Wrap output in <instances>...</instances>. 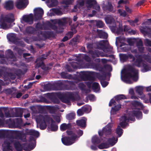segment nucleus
<instances>
[{
    "label": "nucleus",
    "mask_w": 151,
    "mask_h": 151,
    "mask_svg": "<svg viewBox=\"0 0 151 151\" xmlns=\"http://www.w3.org/2000/svg\"><path fill=\"white\" fill-rule=\"evenodd\" d=\"M143 87L142 86H138L136 88V92L139 95L141 96L142 97H145V96L144 95L143 93Z\"/></svg>",
    "instance_id": "2f4dec72"
},
{
    "label": "nucleus",
    "mask_w": 151,
    "mask_h": 151,
    "mask_svg": "<svg viewBox=\"0 0 151 151\" xmlns=\"http://www.w3.org/2000/svg\"><path fill=\"white\" fill-rule=\"evenodd\" d=\"M91 72L81 71L79 73L78 76L82 80L84 81H93L94 80V77L91 75Z\"/></svg>",
    "instance_id": "423d86ee"
},
{
    "label": "nucleus",
    "mask_w": 151,
    "mask_h": 151,
    "mask_svg": "<svg viewBox=\"0 0 151 151\" xmlns=\"http://www.w3.org/2000/svg\"><path fill=\"white\" fill-rule=\"evenodd\" d=\"M142 65L143 68L142 71L143 72H145L150 70L149 67L147 64L143 63Z\"/></svg>",
    "instance_id": "338daca9"
},
{
    "label": "nucleus",
    "mask_w": 151,
    "mask_h": 151,
    "mask_svg": "<svg viewBox=\"0 0 151 151\" xmlns=\"http://www.w3.org/2000/svg\"><path fill=\"white\" fill-rule=\"evenodd\" d=\"M128 120L127 122H128L129 120L132 121H134L135 120V116L133 114V111L131 113L128 114Z\"/></svg>",
    "instance_id": "680f3d73"
},
{
    "label": "nucleus",
    "mask_w": 151,
    "mask_h": 151,
    "mask_svg": "<svg viewBox=\"0 0 151 151\" xmlns=\"http://www.w3.org/2000/svg\"><path fill=\"white\" fill-rule=\"evenodd\" d=\"M86 119L83 118L82 119L78 120L76 121V124L81 128H85L86 125Z\"/></svg>",
    "instance_id": "a211bd4d"
},
{
    "label": "nucleus",
    "mask_w": 151,
    "mask_h": 151,
    "mask_svg": "<svg viewBox=\"0 0 151 151\" xmlns=\"http://www.w3.org/2000/svg\"><path fill=\"white\" fill-rule=\"evenodd\" d=\"M96 48L102 50L104 52L113 54V47L109 44L108 42L106 40H102L98 42L96 45Z\"/></svg>",
    "instance_id": "7ed1b4c3"
},
{
    "label": "nucleus",
    "mask_w": 151,
    "mask_h": 151,
    "mask_svg": "<svg viewBox=\"0 0 151 151\" xmlns=\"http://www.w3.org/2000/svg\"><path fill=\"white\" fill-rule=\"evenodd\" d=\"M116 133L118 135L119 137H120L123 133V130L121 129L120 127L118 126L116 130Z\"/></svg>",
    "instance_id": "6e6d98bb"
},
{
    "label": "nucleus",
    "mask_w": 151,
    "mask_h": 151,
    "mask_svg": "<svg viewBox=\"0 0 151 151\" xmlns=\"http://www.w3.org/2000/svg\"><path fill=\"white\" fill-rule=\"evenodd\" d=\"M13 50L17 52L19 55L21 56L23 52L24 51V49L23 48H19L17 46H15L13 49Z\"/></svg>",
    "instance_id": "a19ab883"
},
{
    "label": "nucleus",
    "mask_w": 151,
    "mask_h": 151,
    "mask_svg": "<svg viewBox=\"0 0 151 151\" xmlns=\"http://www.w3.org/2000/svg\"><path fill=\"white\" fill-rule=\"evenodd\" d=\"M6 56L8 58L13 59L14 61L17 60V58L14 55L13 52L10 49H8L6 51Z\"/></svg>",
    "instance_id": "aec40b11"
},
{
    "label": "nucleus",
    "mask_w": 151,
    "mask_h": 151,
    "mask_svg": "<svg viewBox=\"0 0 151 151\" xmlns=\"http://www.w3.org/2000/svg\"><path fill=\"white\" fill-rule=\"evenodd\" d=\"M4 80L6 81V83L4 82L2 80L0 79V91L1 90V86L8 85L10 81L8 77L4 78Z\"/></svg>",
    "instance_id": "f704fd0d"
},
{
    "label": "nucleus",
    "mask_w": 151,
    "mask_h": 151,
    "mask_svg": "<svg viewBox=\"0 0 151 151\" xmlns=\"http://www.w3.org/2000/svg\"><path fill=\"white\" fill-rule=\"evenodd\" d=\"M114 98L115 100L119 103L120 100L127 99L126 96L123 94L117 95Z\"/></svg>",
    "instance_id": "ea45409f"
},
{
    "label": "nucleus",
    "mask_w": 151,
    "mask_h": 151,
    "mask_svg": "<svg viewBox=\"0 0 151 151\" xmlns=\"http://www.w3.org/2000/svg\"><path fill=\"white\" fill-rule=\"evenodd\" d=\"M105 20L106 23L113 24V25L111 27V30L114 31L115 30L116 24L114 19L111 16H108L105 18Z\"/></svg>",
    "instance_id": "dca6fc26"
},
{
    "label": "nucleus",
    "mask_w": 151,
    "mask_h": 151,
    "mask_svg": "<svg viewBox=\"0 0 151 151\" xmlns=\"http://www.w3.org/2000/svg\"><path fill=\"white\" fill-rule=\"evenodd\" d=\"M86 4L88 5L89 7H91L93 6V4H97V2L95 0H86Z\"/></svg>",
    "instance_id": "09e8293b"
},
{
    "label": "nucleus",
    "mask_w": 151,
    "mask_h": 151,
    "mask_svg": "<svg viewBox=\"0 0 151 151\" xmlns=\"http://www.w3.org/2000/svg\"><path fill=\"white\" fill-rule=\"evenodd\" d=\"M52 120H53L50 117V116L47 115H46L43 117L42 120L46 122H49L50 121H51V123Z\"/></svg>",
    "instance_id": "603ef678"
},
{
    "label": "nucleus",
    "mask_w": 151,
    "mask_h": 151,
    "mask_svg": "<svg viewBox=\"0 0 151 151\" xmlns=\"http://www.w3.org/2000/svg\"><path fill=\"white\" fill-rule=\"evenodd\" d=\"M106 9L109 12H112L113 10V7L111 3L110 2H108V4L106 6Z\"/></svg>",
    "instance_id": "13d9d810"
},
{
    "label": "nucleus",
    "mask_w": 151,
    "mask_h": 151,
    "mask_svg": "<svg viewBox=\"0 0 151 151\" xmlns=\"http://www.w3.org/2000/svg\"><path fill=\"white\" fill-rule=\"evenodd\" d=\"M48 25L51 29L55 30L56 33H59L60 32V31L58 30L57 27L55 25L52 24L49 22Z\"/></svg>",
    "instance_id": "de8ad7c7"
},
{
    "label": "nucleus",
    "mask_w": 151,
    "mask_h": 151,
    "mask_svg": "<svg viewBox=\"0 0 151 151\" xmlns=\"http://www.w3.org/2000/svg\"><path fill=\"white\" fill-rule=\"evenodd\" d=\"M22 122V120L21 119L16 118L15 119V121L12 122V124L15 127H20L23 124Z\"/></svg>",
    "instance_id": "4be33fe9"
},
{
    "label": "nucleus",
    "mask_w": 151,
    "mask_h": 151,
    "mask_svg": "<svg viewBox=\"0 0 151 151\" xmlns=\"http://www.w3.org/2000/svg\"><path fill=\"white\" fill-rule=\"evenodd\" d=\"M97 31H98V36L100 38L104 39H106L107 38L108 35L106 33L102 30L98 31V30H97Z\"/></svg>",
    "instance_id": "7c9ffc66"
},
{
    "label": "nucleus",
    "mask_w": 151,
    "mask_h": 151,
    "mask_svg": "<svg viewBox=\"0 0 151 151\" xmlns=\"http://www.w3.org/2000/svg\"><path fill=\"white\" fill-rule=\"evenodd\" d=\"M68 85H66V87L68 88L67 89L68 90H73L75 88L76 84L77 82L75 81H67Z\"/></svg>",
    "instance_id": "393cba45"
},
{
    "label": "nucleus",
    "mask_w": 151,
    "mask_h": 151,
    "mask_svg": "<svg viewBox=\"0 0 151 151\" xmlns=\"http://www.w3.org/2000/svg\"><path fill=\"white\" fill-rule=\"evenodd\" d=\"M4 8L8 10L13 9L14 8V2L13 1L9 0L5 2Z\"/></svg>",
    "instance_id": "f3484780"
},
{
    "label": "nucleus",
    "mask_w": 151,
    "mask_h": 151,
    "mask_svg": "<svg viewBox=\"0 0 151 151\" xmlns=\"http://www.w3.org/2000/svg\"><path fill=\"white\" fill-rule=\"evenodd\" d=\"M98 147L101 149L107 148L109 147V145L106 142H103L99 144L98 146Z\"/></svg>",
    "instance_id": "a18cd8bd"
},
{
    "label": "nucleus",
    "mask_w": 151,
    "mask_h": 151,
    "mask_svg": "<svg viewBox=\"0 0 151 151\" xmlns=\"http://www.w3.org/2000/svg\"><path fill=\"white\" fill-rule=\"evenodd\" d=\"M23 21L31 25L33 24L34 17L32 14H30L28 15H25L22 17Z\"/></svg>",
    "instance_id": "f8f14e48"
},
{
    "label": "nucleus",
    "mask_w": 151,
    "mask_h": 151,
    "mask_svg": "<svg viewBox=\"0 0 151 151\" xmlns=\"http://www.w3.org/2000/svg\"><path fill=\"white\" fill-rule=\"evenodd\" d=\"M101 72V74L99 73L97 74L98 78L101 80H104L106 78V75L105 72L104 71L103 68L102 71H99Z\"/></svg>",
    "instance_id": "473e14b6"
},
{
    "label": "nucleus",
    "mask_w": 151,
    "mask_h": 151,
    "mask_svg": "<svg viewBox=\"0 0 151 151\" xmlns=\"http://www.w3.org/2000/svg\"><path fill=\"white\" fill-rule=\"evenodd\" d=\"M66 132L69 136L62 137L61 141L64 145L69 146L71 145L74 142V141L77 137V136L71 131L67 130Z\"/></svg>",
    "instance_id": "20e7f679"
},
{
    "label": "nucleus",
    "mask_w": 151,
    "mask_h": 151,
    "mask_svg": "<svg viewBox=\"0 0 151 151\" xmlns=\"http://www.w3.org/2000/svg\"><path fill=\"white\" fill-rule=\"evenodd\" d=\"M58 125L53 120H52V122L50 124V129L51 131L53 132H55L58 130Z\"/></svg>",
    "instance_id": "72a5a7b5"
},
{
    "label": "nucleus",
    "mask_w": 151,
    "mask_h": 151,
    "mask_svg": "<svg viewBox=\"0 0 151 151\" xmlns=\"http://www.w3.org/2000/svg\"><path fill=\"white\" fill-rule=\"evenodd\" d=\"M112 124L111 123H108L102 130H100L98 132L100 136H102L103 135H105L106 136L110 135L111 133V127Z\"/></svg>",
    "instance_id": "6e6552de"
},
{
    "label": "nucleus",
    "mask_w": 151,
    "mask_h": 151,
    "mask_svg": "<svg viewBox=\"0 0 151 151\" xmlns=\"http://www.w3.org/2000/svg\"><path fill=\"white\" fill-rule=\"evenodd\" d=\"M131 104L133 106L135 107H136L138 106H142V104L141 103L136 101H132Z\"/></svg>",
    "instance_id": "0e129e2a"
},
{
    "label": "nucleus",
    "mask_w": 151,
    "mask_h": 151,
    "mask_svg": "<svg viewBox=\"0 0 151 151\" xmlns=\"http://www.w3.org/2000/svg\"><path fill=\"white\" fill-rule=\"evenodd\" d=\"M63 83L62 82H58L54 83L52 87L53 90H61L63 88Z\"/></svg>",
    "instance_id": "412c9836"
},
{
    "label": "nucleus",
    "mask_w": 151,
    "mask_h": 151,
    "mask_svg": "<svg viewBox=\"0 0 151 151\" xmlns=\"http://www.w3.org/2000/svg\"><path fill=\"white\" fill-rule=\"evenodd\" d=\"M124 75L122 76V80L125 82L126 83H129V84H131L132 83V81L131 80H130V79L131 78H125L124 77V76H125V73H124Z\"/></svg>",
    "instance_id": "bf43d9fd"
},
{
    "label": "nucleus",
    "mask_w": 151,
    "mask_h": 151,
    "mask_svg": "<svg viewBox=\"0 0 151 151\" xmlns=\"http://www.w3.org/2000/svg\"><path fill=\"white\" fill-rule=\"evenodd\" d=\"M142 61L143 60L142 58H137L133 62L132 65L138 67H141V64Z\"/></svg>",
    "instance_id": "bb28decb"
},
{
    "label": "nucleus",
    "mask_w": 151,
    "mask_h": 151,
    "mask_svg": "<svg viewBox=\"0 0 151 151\" xmlns=\"http://www.w3.org/2000/svg\"><path fill=\"white\" fill-rule=\"evenodd\" d=\"M117 138L114 137L109 138L107 140L108 142L112 146L114 145L117 142Z\"/></svg>",
    "instance_id": "4c0bfd02"
},
{
    "label": "nucleus",
    "mask_w": 151,
    "mask_h": 151,
    "mask_svg": "<svg viewBox=\"0 0 151 151\" xmlns=\"http://www.w3.org/2000/svg\"><path fill=\"white\" fill-rule=\"evenodd\" d=\"M14 146L17 151H22L23 150V144L21 145L19 141L12 138L4 139L2 145L3 151H13Z\"/></svg>",
    "instance_id": "f257e3e1"
},
{
    "label": "nucleus",
    "mask_w": 151,
    "mask_h": 151,
    "mask_svg": "<svg viewBox=\"0 0 151 151\" xmlns=\"http://www.w3.org/2000/svg\"><path fill=\"white\" fill-rule=\"evenodd\" d=\"M15 6L18 9L25 8L29 4L28 0H17Z\"/></svg>",
    "instance_id": "9b49d317"
},
{
    "label": "nucleus",
    "mask_w": 151,
    "mask_h": 151,
    "mask_svg": "<svg viewBox=\"0 0 151 151\" xmlns=\"http://www.w3.org/2000/svg\"><path fill=\"white\" fill-rule=\"evenodd\" d=\"M7 37L8 39L10 42L14 44L22 47L24 46V44L22 41L19 40L18 38L17 37L16 35L14 33H11L7 35Z\"/></svg>",
    "instance_id": "39448f33"
},
{
    "label": "nucleus",
    "mask_w": 151,
    "mask_h": 151,
    "mask_svg": "<svg viewBox=\"0 0 151 151\" xmlns=\"http://www.w3.org/2000/svg\"><path fill=\"white\" fill-rule=\"evenodd\" d=\"M50 1L51 3L50 5L51 7H54L56 6L58 4V1L57 0H47V2L49 3Z\"/></svg>",
    "instance_id": "e2e57ef3"
},
{
    "label": "nucleus",
    "mask_w": 151,
    "mask_h": 151,
    "mask_svg": "<svg viewBox=\"0 0 151 151\" xmlns=\"http://www.w3.org/2000/svg\"><path fill=\"white\" fill-rule=\"evenodd\" d=\"M150 30L151 29L149 26H145L142 27L140 31L143 33L148 34L150 32Z\"/></svg>",
    "instance_id": "58836bf2"
},
{
    "label": "nucleus",
    "mask_w": 151,
    "mask_h": 151,
    "mask_svg": "<svg viewBox=\"0 0 151 151\" xmlns=\"http://www.w3.org/2000/svg\"><path fill=\"white\" fill-rule=\"evenodd\" d=\"M121 108V105L119 104L116 105H115L114 107L112 108V110L113 112H116L119 111Z\"/></svg>",
    "instance_id": "69168bd1"
},
{
    "label": "nucleus",
    "mask_w": 151,
    "mask_h": 151,
    "mask_svg": "<svg viewBox=\"0 0 151 151\" xmlns=\"http://www.w3.org/2000/svg\"><path fill=\"white\" fill-rule=\"evenodd\" d=\"M64 94V93H61L60 92L53 93L50 94V95H51V96H52V97L54 98L55 97L57 98V97L61 100Z\"/></svg>",
    "instance_id": "e433bc0d"
},
{
    "label": "nucleus",
    "mask_w": 151,
    "mask_h": 151,
    "mask_svg": "<svg viewBox=\"0 0 151 151\" xmlns=\"http://www.w3.org/2000/svg\"><path fill=\"white\" fill-rule=\"evenodd\" d=\"M87 110V108L86 107H83L82 110L79 109L77 110V114L79 116H81L83 114V111H86Z\"/></svg>",
    "instance_id": "3c124183"
},
{
    "label": "nucleus",
    "mask_w": 151,
    "mask_h": 151,
    "mask_svg": "<svg viewBox=\"0 0 151 151\" xmlns=\"http://www.w3.org/2000/svg\"><path fill=\"white\" fill-rule=\"evenodd\" d=\"M92 142L93 145H97L101 142L100 138L97 136H93L92 139Z\"/></svg>",
    "instance_id": "c9c22d12"
},
{
    "label": "nucleus",
    "mask_w": 151,
    "mask_h": 151,
    "mask_svg": "<svg viewBox=\"0 0 151 151\" xmlns=\"http://www.w3.org/2000/svg\"><path fill=\"white\" fill-rule=\"evenodd\" d=\"M127 120V116H122L121 120L122 121L119 123V125L122 127L124 129L127 125H128V124L127 122H128Z\"/></svg>",
    "instance_id": "6ab92c4d"
},
{
    "label": "nucleus",
    "mask_w": 151,
    "mask_h": 151,
    "mask_svg": "<svg viewBox=\"0 0 151 151\" xmlns=\"http://www.w3.org/2000/svg\"><path fill=\"white\" fill-rule=\"evenodd\" d=\"M89 53L91 55V57L93 58L100 56L104 57L103 55H104V53L103 52L100 51L98 50H95L94 51L89 50Z\"/></svg>",
    "instance_id": "ddd939ff"
},
{
    "label": "nucleus",
    "mask_w": 151,
    "mask_h": 151,
    "mask_svg": "<svg viewBox=\"0 0 151 151\" xmlns=\"http://www.w3.org/2000/svg\"><path fill=\"white\" fill-rule=\"evenodd\" d=\"M76 114L74 113H70L66 116V118L68 120H71L75 118Z\"/></svg>",
    "instance_id": "8fccbe9b"
},
{
    "label": "nucleus",
    "mask_w": 151,
    "mask_h": 151,
    "mask_svg": "<svg viewBox=\"0 0 151 151\" xmlns=\"http://www.w3.org/2000/svg\"><path fill=\"white\" fill-rule=\"evenodd\" d=\"M73 1V0H63L62 3L66 5V6H65V7H68V5L71 4Z\"/></svg>",
    "instance_id": "5fc2aeb1"
},
{
    "label": "nucleus",
    "mask_w": 151,
    "mask_h": 151,
    "mask_svg": "<svg viewBox=\"0 0 151 151\" xmlns=\"http://www.w3.org/2000/svg\"><path fill=\"white\" fill-rule=\"evenodd\" d=\"M82 61V60H79L78 62H72L71 63V66L74 69H77L78 68V65L80 63H81Z\"/></svg>",
    "instance_id": "c03bdc74"
},
{
    "label": "nucleus",
    "mask_w": 151,
    "mask_h": 151,
    "mask_svg": "<svg viewBox=\"0 0 151 151\" xmlns=\"http://www.w3.org/2000/svg\"><path fill=\"white\" fill-rule=\"evenodd\" d=\"M23 111L21 109H19L16 111L15 116L16 117H22V116Z\"/></svg>",
    "instance_id": "49530a36"
},
{
    "label": "nucleus",
    "mask_w": 151,
    "mask_h": 151,
    "mask_svg": "<svg viewBox=\"0 0 151 151\" xmlns=\"http://www.w3.org/2000/svg\"><path fill=\"white\" fill-rule=\"evenodd\" d=\"M99 87V85L98 83L96 82L93 83L91 86L92 89L94 91H96L97 90Z\"/></svg>",
    "instance_id": "4d7b16f0"
},
{
    "label": "nucleus",
    "mask_w": 151,
    "mask_h": 151,
    "mask_svg": "<svg viewBox=\"0 0 151 151\" xmlns=\"http://www.w3.org/2000/svg\"><path fill=\"white\" fill-rule=\"evenodd\" d=\"M72 128V125L71 123L67 124L64 123L62 124L60 127V130L62 131H64L66 129H70Z\"/></svg>",
    "instance_id": "b1692460"
},
{
    "label": "nucleus",
    "mask_w": 151,
    "mask_h": 151,
    "mask_svg": "<svg viewBox=\"0 0 151 151\" xmlns=\"http://www.w3.org/2000/svg\"><path fill=\"white\" fill-rule=\"evenodd\" d=\"M34 11V17L36 20L41 19L44 14V11L41 8L35 9Z\"/></svg>",
    "instance_id": "9d476101"
},
{
    "label": "nucleus",
    "mask_w": 151,
    "mask_h": 151,
    "mask_svg": "<svg viewBox=\"0 0 151 151\" xmlns=\"http://www.w3.org/2000/svg\"><path fill=\"white\" fill-rule=\"evenodd\" d=\"M50 53L49 51L46 52L45 54L42 55L41 56L38 58L35 62L36 63V66L37 68H39L41 66L44 67L45 66L43 61L46 59L49 55Z\"/></svg>",
    "instance_id": "0eeeda50"
},
{
    "label": "nucleus",
    "mask_w": 151,
    "mask_h": 151,
    "mask_svg": "<svg viewBox=\"0 0 151 151\" xmlns=\"http://www.w3.org/2000/svg\"><path fill=\"white\" fill-rule=\"evenodd\" d=\"M26 32L28 34H35L36 32V30L35 28L32 26L27 27L25 29Z\"/></svg>",
    "instance_id": "cd10ccee"
},
{
    "label": "nucleus",
    "mask_w": 151,
    "mask_h": 151,
    "mask_svg": "<svg viewBox=\"0 0 151 151\" xmlns=\"http://www.w3.org/2000/svg\"><path fill=\"white\" fill-rule=\"evenodd\" d=\"M60 75L61 77L63 79H70L72 78L71 75H68L67 73L64 72H61L60 74Z\"/></svg>",
    "instance_id": "37998d69"
},
{
    "label": "nucleus",
    "mask_w": 151,
    "mask_h": 151,
    "mask_svg": "<svg viewBox=\"0 0 151 151\" xmlns=\"http://www.w3.org/2000/svg\"><path fill=\"white\" fill-rule=\"evenodd\" d=\"M75 100L74 94L72 93H64L61 101L64 103L68 104L70 103V100L74 101Z\"/></svg>",
    "instance_id": "1a4fd4ad"
},
{
    "label": "nucleus",
    "mask_w": 151,
    "mask_h": 151,
    "mask_svg": "<svg viewBox=\"0 0 151 151\" xmlns=\"http://www.w3.org/2000/svg\"><path fill=\"white\" fill-rule=\"evenodd\" d=\"M29 134L32 136H33L38 137H39L40 134L39 132L35 130L31 129L28 132Z\"/></svg>",
    "instance_id": "79ce46f5"
},
{
    "label": "nucleus",
    "mask_w": 151,
    "mask_h": 151,
    "mask_svg": "<svg viewBox=\"0 0 151 151\" xmlns=\"http://www.w3.org/2000/svg\"><path fill=\"white\" fill-rule=\"evenodd\" d=\"M86 65L87 66V68H92L93 69L99 71H102L103 68L99 64L94 63H92L90 64L86 63Z\"/></svg>",
    "instance_id": "4468645a"
},
{
    "label": "nucleus",
    "mask_w": 151,
    "mask_h": 151,
    "mask_svg": "<svg viewBox=\"0 0 151 151\" xmlns=\"http://www.w3.org/2000/svg\"><path fill=\"white\" fill-rule=\"evenodd\" d=\"M133 114L137 119H139L142 118V112L139 110H135L133 111Z\"/></svg>",
    "instance_id": "c85d7f7f"
},
{
    "label": "nucleus",
    "mask_w": 151,
    "mask_h": 151,
    "mask_svg": "<svg viewBox=\"0 0 151 151\" xmlns=\"http://www.w3.org/2000/svg\"><path fill=\"white\" fill-rule=\"evenodd\" d=\"M69 21L70 19L64 17L62 18L61 19H58L57 23L59 26H65Z\"/></svg>",
    "instance_id": "5701e85b"
},
{
    "label": "nucleus",
    "mask_w": 151,
    "mask_h": 151,
    "mask_svg": "<svg viewBox=\"0 0 151 151\" xmlns=\"http://www.w3.org/2000/svg\"><path fill=\"white\" fill-rule=\"evenodd\" d=\"M6 22L11 23L13 22L14 20V16L12 13L8 14L3 19Z\"/></svg>",
    "instance_id": "a878e982"
},
{
    "label": "nucleus",
    "mask_w": 151,
    "mask_h": 151,
    "mask_svg": "<svg viewBox=\"0 0 151 151\" xmlns=\"http://www.w3.org/2000/svg\"><path fill=\"white\" fill-rule=\"evenodd\" d=\"M143 58L147 62L151 64V57L148 55L144 54L142 56Z\"/></svg>",
    "instance_id": "864d4df0"
},
{
    "label": "nucleus",
    "mask_w": 151,
    "mask_h": 151,
    "mask_svg": "<svg viewBox=\"0 0 151 151\" xmlns=\"http://www.w3.org/2000/svg\"><path fill=\"white\" fill-rule=\"evenodd\" d=\"M0 28L4 29H6L9 28L6 22L3 19L0 20Z\"/></svg>",
    "instance_id": "c756f323"
},
{
    "label": "nucleus",
    "mask_w": 151,
    "mask_h": 151,
    "mask_svg": "<svg viewBox=\"0 0 151 151\" xmlns=\"http://www.w3.org/2000/svg\"><path fill=\"white\" fill-rule=\"evenodd\" d=\"M36 145L34 143L30 142L29 144L24 143L23 144V150L24 151H29L34 149Z\"/></svg>",
    "instance_id": "2eb2a0df"
},
{
    "label": "nucleus",
    "mask_w": 151,
    "mask_h": 151,
    "mask_svg": "<svg viewBox=\"0 0 151 151\" xmlns=\"http://www.w3.org/2000/svg\"><path fill=\"white\" fill-rule=\"evenodd\" d=\"M96 25L97 27L101 28L104 27V24L102 21L99 20L96 21Z\"/></svg>",
    "instance_id": "774afa93"
},
{
    "label": "nucleus",
    "mask_w": 151,
    "mask_h": 151,
    "mask_svg": "<svg viewBox=\"0 0 151 151\" xmlns=\"http://www.w3.org/2000/svg\"><path fill=\"white\" fill-rule=\"evenodd\" d=\"M47 127L46 123L45 122L43 121L42 120L40 122V128L42 130L45 129Z\"/></svg>",
    "instance_id": "052dcab7"
},
{
    "label": "nucleus",
    "mask_w": 151,
    "mask_h": 151,
    "mask_svg": "<svg viewBox=\"0 0 151 151\" xmlns=\"http://www.w3.org/2000/svg\"><path fill=\"white\" fill-rule=\"evenodd\" d=\"M123 73H125L124 77L131 78L134 81H136L138 79V70L134 68L133 66H128L127 70L124 69L122 72Z\"/></svg>",
    "instance_id": "f03ea898"
}]
</instances>
